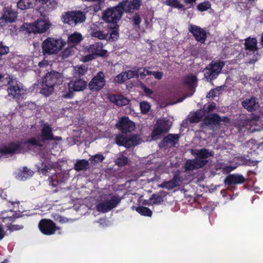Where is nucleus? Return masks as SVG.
Masks as SVG:
<instances>
[{
	"label": "nucleus",
	"mask_w": 263,
	"mask_h": 263,
	"mask_svg": "<svg viewBox=\"0 0 263 263\" xmlns=\"http://www.w3.org/2000/svg\"><path fill=\"white\" fill-rule=\"evenodd\" d=\"M197 80V78L195 76L187 75L183 78V84L190 88H193Z\"/></svg>",
	"instance_id": "nucleus-36"
},
{
	"label": "nucleus",
	"mask_w": 263,
	"mask_h": 263,
	"mask_svg": "<svg viewBox=\"0 0 263 263\" xmlns=\"http://www.w3.org/2000/svg\"><path fill=\"white\" fill-rule=\"evenodd\" d=\"M9 52V47L4 44L3 42H0V61L4 55H7Z\"/></svg>",
	"instance_id": "nucleus-47"
},
{
	"label": "nucleus",
	"mask_w": 263,
	"mask_h": 263,
	"mask_svg": "<svg viewBox=\"0 0 263 263\" xmlns=\"http://www.w3.org/2000/svg\"><path fill=\"white\" fill-rule=\"evenodd\" d=\"M246 179L241 174H232L226 177L224 183L228 187H231L233 185L243 183L245 182Z\"/></svg>",
	"instance_id": "nucleus-21"
},
{
	"label": "nucleus",
	"mask_w": 263,
	"mask_h": 263,
	"mask_svg": "<svg viewBox=\"0 0 263 263\" xmlns=\"http://www.w3.org/2000/svg\"><path fill=\"white\" fill-rule=\"evenodd\" d=\"M68 173L66 171H60L51 175L48 178L49 185L53 187H57L59 184L65 183L69 178Z\"/></svg>",
	"instance_id": "nucleus-14"
},
{
	"label": "nucleus",
	"mask_w": 263,
	"mask_h": 263,
	"mask_svg": "<svg viewBox=\"0 0 263 263\" xmlns=\"http://www.w3.org/2000/svg\"><path fill=\"white\" fill-rule=\"evenodd\" d=\"M73 52V47H68L65 48L63 51H62L60 53V57L63 59H65L68 57H69L70 55H71L72 52Z\"/></svg>",
	"instance_id": "nucleus-49"
},
{
	"label": "nucleus",
	"mask_w": 263,
	"mask_h": 263,
	"mask_svg": "<svg viewBox=\"0 0 263 263\" xmlns=\"http://www.w3.org/2000/svg\"><path fill=\"white\" fill-rule=\"evenodd\" d=\"M152 198L153 199V204H160L163 201V197L159 195L153 194Z\"/></svg>",
	"instance_id": "nucleus-54"
},
{
	"label": "nucleus",
	"mask_w": 263,
	"mask_h": 263,
	"mask_svg": "<svg viewBox=\"0 0 263 263\" xmlns=\"http://www.w3.org/2000/svg\"><path fill=\"white\" fill-rule=\"evenodd\" d=\"M82 40V36L81 34L78 33L77 32H74L69 35L68 37L67 42L68 44H78L80 42V41Z\"/></svg>",
	"instance_id": "nucleus-37"
},
{
	"label": "nucleus",
	"mask_w": 263,
	"mask_h": 263,
	"mask_svg": "<svg viewBox=\"0 0 263 263\" xmlns=\"http://www.w3.org/2000/svg\"><path fill=\"white\" fill-rule=\"evenodd\" d=\"M128 158L126 156L122 155L117 158L115 161V163L118 166L122 167L126 165L128 163Z\"/></svg>",
	"instance_id": "nucleus-45"
},
{
	"label": "nucleus",
	"mask_w": 263,
	"mask_h": 263,
	"mask_svg": "<svg viewBox=\"0 0 263 263\" xmlns=\"http://www.w3.org/2000/svg\"><path fill=\"white\" fill-rule=\"evenodd\" d=\"M56 220L59 221L61 223H65L68 222V220L67 218L61 216H58L57 218L56 219Z\"/></svg>",
	"instance_id": "nucleus-61"
},
{
	"label": "nucleus",
	"mask_w": 263,
	"mask_h": 263,
	"mask_svg": "<svg viewBox=\"0 0 263 263\" xmlns=\"http://www.w3.org/2000/svg\"><path fill=\"white\" fill-rule=\"evenodd\" d=\"M7 213V211L2 212L1 214V218L2 219V222L5 223L6 227L8 230V227L12 226V223L14 222L16 219L22 217V215L20 214L15 213L10 216L6 215V214Z\"/></svg>",
	"instance_id": "nucleus-29"
},
{
	"label": "nucleus",
	"mask_w": 263,
	"mask_h": 263,
	"mask_svg": "<svg viewBox=\"0 0 263 263\" xmlns=\"http://www.w3.org/2000/svg\"><path fill=\"white\" fill-rule=\"evenodd\" d=\"M225 65L224 61H212L204 69V78L210 81L216 79Z\"/></svg>",
	"instance_id": "nucleus-5"
},
{
	"label": "nucleus",
	"mask_w": 263,
	"mask_h": 263,
	"mask_svg": "<svg viewBox=\"0 0 263 263\" xmlns=\"http://www.w3.org/2000/svg\"><path fill=\"white\" fill-rule=\"evenodd\" d=\"M62 82L63 76L61 73L54 70L48 72L43 78L40 92L48 97L53 92L54 87L62 84Z\"/></svg>",
	"instance_id": "nucleus-2"
},
{
	"label": "nucleus",
	"mask_w": 263,
	"mask_h": 263,
	"mask_svg": "<svg viewBox=\"0 0 263 263\" xmlns=\"http://www.w3.org/2000/svg\"><path fill=\"white\" fill-rule=\"evenodd\" d=\"M61 20L64 24L72 26H76L82 22V11L79 10L65 12L62 13Z\"/></svg>",
	"instance_id": "nucleus-7"
},
{
	"label": "nucleus",
	"mask_w": 263,
	"mask_h": 263,
	"mask_svg": "<svg viewBox=\"0 0 263 263\" xmlns=\"http://www.w3.org/2000/svg\"><path fill=\"white\" fill-rule=\"evenodd\" d=\"M96 58L97 57L95 55V54H93L92 53L83 56V63L90 61Z\"/></svg>",
	"instance_id": "nucleus-57"
},
{
	"label": "nucleus",
	"mask_w": 263,
	"mask_h": 263,
	"mask_svg": "<svg viewBox=\"0 0 263 263\" xmlns=\"http://www.w3.org/2000/svg\"><path fill=\"white\" fill-rule=\"evenodd\" d=\"M245 41L244 45L246 50L255 52L258 50L257 41L255 37H249Z\"/></svg>",
	"instance_id": "nucleus-31"
},
{
	"label": "nucleus",
	"mask_w": 263,
	"mask_h": 263,
	"mask_svg": "<svg viewBox=\"0 0 263 263\" xmlns=\"http://www.w3.org/2000/svg\"><path fill=\"white\" fill-rule=\"evenodd\" d=\"M133 24L136 26L139 27L141 22V18L138 13H136L133 17Z\"/></svg>",
	"instance_id": "nucleus-55"
},
{
	"label": "nucleus",
	"mask_w": 263,
	"mask_h": 263,
	"mask_svg": "<svg viewBox=\"0 0 263 263\" xmlns=\"http://www.w3.org/2000/svg\"><path fill=\"white\" fill-rule=\"evenodd\" d=\"M34 172L31 170L24 166L22 170H21L17 174L16 177L21 180H26V179L32 176Z\"/></svg>",
	"instance_id": "nucleus-34"
},
{
	"label": "nucleus",
	"mask_w": 263,
	"mask_h": 263,
	"mask_svg": "<svg viewBox=\"0 0 263 263\" xmlns=\"http://www.w3.org/2000/svg\"><path fill=\"white\" fill-rule=\"evenodd\" d=\"M122 198L118 195H112L110 200L99 203L96 205L98 211L105 213L116 208L119 204Z\"/></svg>",
	"instance_id": "nucleus-9"
},
{
	"label": "nucleus",
	"mask_w": 263,
	"mask_h": 263,
	"mask_svg": "<svg viewBox=\"0 0 263 263\" xmlns=\"http://www.w3.org/2000/svg\"><path fill=\"white\" fill-rule=\"evenodd\" d=\"M40 4L39 11L40 13L51 12L58 7V3L55 0H37Z\"/></svg>",
	"instance_id": "nucleus-18"
},
{
	"label": "nucleus",
	"mask_w": 263,
	"mask_h": 263,
	"mask_svg": "<svg viewBox=\"0 0 263 263\" xmlns=\"http://www.w3.org/2000/svg\"><path fill=\"white\" fill-rule=\"evenodd\" d=\"M55 223L50 219H42L39 223L40 231L44 235H51L55 234Z\"/></svg>",
	"instance_id": "nucleus-11"
},
{
	"label": "nucleus",
	"mask_w": 263,
	"mask_h": 263,
	"mask_svg": "<svg viewBox=\"0 0 263 263\" xmlns=\"http://www.w3.org/2000/svg\"><path fill=\"white\" fill-rule=\"evenodd\" d=\"M104 159L105 157L103 155L101 154H97L89 158V161L90 163L95 164L98 163L103 162Z\"/></svg>",
	"instance_id": "nucleus-41"
},
{
	"label": "nucleus",
	"mask_w": 263,
	"mask_h": 263,
	"mask_svg": "<svg viewBox=\"0 0 263 263\" xmlns=\"http://www.w3.org/2000/svg\"><path fill=\"white\" fill-rule=\"evenodd\" d=\"M37 0H19L17 3L18 9L24 10L34 8Z\"/></svg>",
	"instance_id": "nucleus-32"
},
{
	"label": "nucleus",
	"mask_w": 263,
	"mask_h": 263,
	"mask_svg": "<svg viewBox=\"0 0 263 263\" xmlns=\"http://www.w3.org/2000/svg\"><path fill=\"white\" fill-rule=\"evenodd\" d=\"M165 3L168 6L179 9H183V10H185L184 9V5L180 4L178 0H166Z\"/></svg>",
	"instance_id": "nucleus-42"
},
{
	"label": "nucleus",
	"mask_w": 263,
	"mask_h": 263,
	"mask_svg": "<svg viewBox=\"0 0 263 263\" xmlns=\"http://www.w3.org/2000/svg\"><path fill=\"white\" fill-rule=\"evenodd\" d=\"M123 14L119 4L115 7L107 8L103 13V20L111 24L107 25V28H111L109 39H111L112 41H116L119 37V25L117 23L121 18Z\"/></svg>",
	"instance_id": "nucleus-1"
},
{
	"label": "nucleus",
	"mask_w": 263,
	"mask_h": 263,
	"mask_svg": "<svg viewBox=\"0 0 263 263\" xmlns=\"http://www.w3.org/2000/svg\"><path fill=\"white\" fill-rule=\"evenodd\" d=\"M257 104L254 97L247 99L242 102V106L249 111H255L257 108Z\"/></svg>",
	"instance_id": "nucleus-33"
},
{
	"label": "nucleus",
	"mask_w": 263,
	"mask_h": 263,
	"mask_svg": "<svg viewBox=\"0 0 263 263\" xmlns=\"http://www.w3.org/2000/svg\"><path fill=\"white\" fill-rule=\"evenodd\" d=\"M105 76L103 72L101 71L91 79L88 87L92 91H99L105 86Z\"/></svg>",
	"instance_id": "nucleus-12"
},
{
	"label": "nucleus",
	"mask_w": 263,
	"mask_h": 263,
	"mask_svg": "<svg viewBox=\"0 0 263 263\" xmlns=\"http://www.w3.org/2000/svg\"><path fill=\"white\" fill-rule=\"evenodd\" d=\"M140 107L141 112L143 114H146L149 111L151 105L147 102L143 101L140 103Z\"/></svg>",
	"instance_id": "nucleus-48"
},
{
	"label": "nucleus",
	"mask_w": 263,
	"mask_h": 263,
	"mask_svg": "<svg viewBox=\"0 0 263 263\" xmlns=\"http://www.w3.org/2000/svg\"><path fill=\"white\" fill-rule=\"evenodd\" d=\"M172 181L174 182L177 186H179L181 185L183 181V178L181 176L180 172L177 170L174 174V176L172 179Z\"/></svg>",
	"instance_id": "nucleus-44"
},
{
	"label": "nucleus",
	"mask_w": 263,
	"mask_h": 263,
	"mask_svg": "<svg viewBox=\"0 0 263 263\" xmlns=\"http://www.w3.org/2000/svg\"><path fill=\"white\" fill-rule=\"evenodd\" d=\"M126 80L124 72L117 75L114 79V82L119 84L124 83Z\"/></svg>",
	"instance_id": "nucleus-52"
},
{
	"label": "nucleus",
	"mask_w": 263,
	"mask_h": 263,
	"mask_svg": "<svg viewBox=\"0 0 263 263\" xmlns=\"http://www.w3.org/2000/svg\"><path fill=\"white\" fill-rule=\"evenodd\" d=\"M109 101L118 106L126 105L128 104L129 101L122 95H110L108 96Z\"/></svg>",
	"instance_id": "nucleus-28"
},
{
	"label": "nucleus",
	"mask_w": 263,
	"mask_h": 263,
	"mask_svg": "<svg viewBox=\"0 0 263 263\" xmlns=\"http://www.w3.org/2000/svg\"><path fill=\"white\" fill-rule=\"evenodd\" d=\"M180 136L178 134H168L164 137L159 145L160 147H165L170 144L171 146H175L178 143Z\"/></svg>",
	"instance_id": "nucleus-23"
},
{
	"label": "nucleus",
	"mask_w": 263,
	"mask_h": 263,
	"mask_svg": "<svg viewBox=\"0 0 263 263\" xmlns=\"http://www.w3.org/2000/svg\"><path fill=\"white\" fill-rule=\"evenodd\" d=\"M115 141L118 145L123 146L128 148L139 144L140 138L137 135L127 136L125 133H122L116 135Z\"/></svg>",
	"instance_id": "nucleus-6"
},
{
	"label": "nucleus",
	"mask_w": 263,
	"mask_h": 263,
	"mask_svg": "<svg viewBox=\"0 0 263 263\" xmlns=\"http://www.w3.org/2000/svg\"><path fill=\"white\" fill-rule=\"evenodd\" d=\"M77 71L78 72H76V74L78 73L79 79L71 81L67 84L62 95L64 98L71 99L73 97L74 92L82 90V79L81 78L82 75V65H80Z\"/></svg>",
	"instance_id": "nucleus-4"
},
{
	"label": "nucleus",
	"mask_w": 263,
	"mask_h": 263,
	"mask_svg": "<svg viewBox=\"0 0 263 263\" xmlns=\"http://www.w3.org/2000/svg\"><path fill=\"white\" fill-rule=\"evenodd\" d=\"M141 88L142 89H143L144 92L145 93V95H146L147 96H151L152 95L153 93V91L147 87L146 86H145L144 85H143L142 86H141Z\"/></svg>",
	"instance_id": "nucleus-59"
},
{
	"label": "nucleus",
	"mask_w": 263,
	"mask_h": 263,
	"mask_svg": "<svg viewBox=\"0 0 263 263\" xmlns=\"http://www.w3.org/2000/svg\"><path fill=\"white\" fill-rule=\"evenodd\" d=\"M108 29V30L106 32V30H100L97 25H93V27L91 28L90 34L92 36L97 37L100 40H105L107 38H108V40H112L109 39L111 28Z\"/></svg>",
	"instance_id": "nucleus-25"
},
{
	"label": "nucleus",
	"mask_w": 263,
	"mask_h": 263,
	"mask_svg": "<svg viewBox=\"0 0 263 263\" xmlns=\"http://www.w3.org/2000/svg\"><path fill=\"white\" fill-rule=\"evenodd\" d=\"M160 186L162 188H165L167 190H172L174 188L177 187L176 185H175V183L172 181V180L168 181H164L160 185Z\"/></svg>",
	"instance_id": "nucleus-50"
},
{
	"label": "nucleus",
	"mask_w": 263,
	"mask_h": 263,
	"mask_svg": "<svg viewBox=\"0 0 263 263\" xmlns=\"http://www.w3.org/2000/svg\"><path fill=\"white\" fill-rule=\"evenodd\" d=\"M23 228H24V226L23 225L12 224L11 226L8 227V230L12 232L14 231H17V230H22Z\"/></svg>",
	"instance_id": "nucleus-56"
},
{
	"label": "nucleus",
	"mask_w": 263,
	"mask_h": 263,
	"mask_svg": "<svg viewBox=\"0 0 263 263\" xmlns=\"http://www.w3.org/2000/svg\"><path fill=\"white\" fill-rule=\"evenodd\" d=\"M136 211L140 215L144 216L151 217L153 214L152 211L148 208L143 206L136 207Z\"/></svg>",
	"instance_id": "nucleus-38"
},
{
	"label": "nucleus",
	"mask_w": 263,
	"mask_h": 263,
	"mask_svg": "<svg viewBox=\"0 0 263 263\" xmlns=\"http://www.w3.org/2000/svg\"><path fill=\"white\" fill-rule=\"evenodd\" d=\"M151 75H153L157 80H161L163 76V73L161 71H152Z\"/></svg>",
	"instance_id": "nucleus-58"
},
{
	"label": "nucleus",
	"mask_w": 263,
	"mask_h": 263,
	"mask_svg": "<svg viewBox=\"0 0 263 263\" xmlns=\"http://www.w3.org/2000/svg\"><path fill=\"white\" fill-rule=\"evenodd\" d=\"M87 49L89 52L95 54V55L101 57H107V51L103 49V44L101 43H96L88 46Z\"/></svg>",
	"instance_id": "nucleus-24"
},
{
	"label": "nucleus",
	"mask_w": 263,
	"mask_h": 263,
	"mask_svg": "<svg viewBox=\"0 0 263 263\" xmlns=\"http://www.w3.org/2000/svg\"><path fill=\"white\" fill-rule=\"evenodd\" d=\"M116 126L122 133L125 134L131 133L135 128L134 122L130 120L127 117L121 118L116 124Z\"/></svg>",
	"instance_id": "nucleus-16"
},
{
	"label": "nucleus",
	"mask_w": 263,
	"mask_h": 263,
	"mask_svg": "<svg viewBox=\"0 0 263 263\" xmlns=\"http://www.w3.org/2000/svg\"><path fill=\"white\" fill-rule=\"evenodd\" d=\"M41 140L43 142L45 141H52L54 140V136L52 133V129L50 125L44 124L41 129Z\"/></svg>",
	"instance_id": "nucleus-27"
},
{
	"label": "nucleus",
	"mask_w": 263,
	"mask_h": 263,
	"mask_svg": "<svg viewBox=\"0 0 263 263\" xmlns=\"http://www.w3.org/2000/svg\"><path fill=\"white\" fill-rule=\"evenodd\" d=\"M51 166L45 164L44 162H41L37 165V171L43 175H46L47 173L51 170Z\"/></svg>",
	"instance_id": "nucleus-40"
},
{
	"label": "nucleus",
	"mask_w": 263,
	"mask_h": 263,
	"mask_svg": "<svg viewBox=\"0 0 263 263\" xmlns=\"http://www.w3.org/2000/svg\"><path fill=\"white\" fill-rule=\"evenodd\" d=\"M204 116V111L202 109H198L189 118V121L192 123H197L199 122Z\"/></svg>",
	"instance_id": "nucleus-35"
},
{
	"label": "nucleus",
	"mask_w": 263,
	"mask_h": 263,
	"mask_svg": "<svg viewBox=\"0 0 263 263\" xmlns=\"http://www.w3.org/2000/svg\"><path fill=\"white\" fill-rule=\"evenodd\" d=\"M7 91L8 95L14 99H20L23 98L25 95L26 90L23 88L22 84L15 80L11 79L8 81Z\"/></svg>",
	"instance_id": "nucleus-8"
},
{
	"label": "nucleus",
	"mask_w": 263,
	"mask_h": 263,
	"mask_svg": "<svg viewBox=\"0 0 263 263\" xmlns=\"http://www.w3.org/2000/svg\"><path fill=\"white\" fill-rule=\"evenodd\" d=\"M220 116L218 114H211L205 117L201 126H210L211 127H213L214 126H217L220 125Z\"/></svg>",
	"instance_id": "nucleus-22"
},
{
	"label": "nucleus",
	"mask_w": 263,
	"mask_h": 263,
	"mask_svg": "<svg viewBox=\"0 0 263 263\" xmlns=\"http://www.w3.org/2000/svg\"><path fill=\"white\" fill-rule=\"evenodd\" d=\"M123 13H130L139 9L142 5L141 0H124L119 3Z\"/></svg>",
	"instance_id": "nucleus-13"
},
{
	"label": "nucleus",
	"mask_w": 263,
	"mask_h": 263,
	"mask_svg": "<svg viewBox=\"0 0 263 263\" xmlns=\"http://www.w3.org/2000/svg\"><path fill=\"white\" fill-rule=\"evenodd\" d=\"M126 80H129L133 78H137V73L136 70H129L124 72Z\"/></svg>",
	"instance_id": "nucleus-53"
},
{
	"label": "nucleus",
	"mask_w": 263,
	"mask_h": 263,
	"mask_svg": "<svg viewBox=\"0 0 263 263\" xmlns=\"http://www.w3.org/2000/svg\"><path fill=\"white\" fill-rule=\"evenodd\" d=\"M192 154L195 156L196 159H199V160H206L210 157L214 156V153L213 151L202 148L201 149L192 150Z\"/></svg>",
	"instance_id": "nucleus-26"
},
{
	"label": "nucleus",
	"mask_w": 263,
	"mask_h": 263,
	"mask_svg": "<svg viewBox=\"0 0 263 263\" xmlns=\"http://www.w3.org/2000/svg\"><path fill=\"white\" fill-rule=\"evenodd\" d=\"M211 5L209 1H204L199 3L197 7V9L200 12L207 11L211 8Z\"/></svg>",
	"instance_id": "nucleus-46"
},
{
	"label": "nucleus",
	"mask_w": 263,
	"mask_h": 263,
	"mask_svg": "<svg viewBox=\"0 0 263 263\" xmlns=\"http://www.w3.org/2000/svg\"><path fill=\"white\" fill-rule=\"evenodd\" d=\"M74 168L77 171L82 170V159L77 161L74 164Z\"/></svg>",
	"instance_id": "nucleus-60"
},
{
	"label": "nucleus",
	"mask_w": 263,
	"mask_h": 263,
	"mask_svg": "<svg viewBox=\"0 0 263 263\" xmlns=\"http://www.w3.org/2000/svg\"><path fill=\"white\" fill-rule=\"evenodd\" d=\"M3 15L6 18L8 23H13L15 21L17 14L16 11L10 7H5L3 10Z\"/></svg>",
	"instance_id": "nucleus-30"
},
{
	"label": "nucleus",
	"mask_w": 263,
	"mask_h": 263,
	"mask_svg": "<svg viewBox=\"0 0 263 263\" xmlns=\"http://www.w3.org/2000/svg\"><path fill=\"white\" fill-rule=\"evenodd\" d=\"M48 65V61L47 60H43L39 63L38 66L40 68L46 67Z\"/></svg>",
	"instance_id": "nucleus-63"
},
{
	"label": "nucleus",
	"mask_w": 263,
	"mask_h": 263,
	"mask_svg": "<svg viewBox=\"0 0 263 263\" xmlns=\"http://www.w3.org/2000/svg\"><path fill=\"white\" fill-rule=\"evenodd\" d=\"M170 129L168 122L164 120H158L154 127L152 133V137L154 139H157L162 134L167 133Z\"/></svg>",
	"instance_id": "nucleus-15"
},
{
	"label": "nucleus",
	"mask_w": 263,
	"mask_h": 263,
	"mask_svg": "<svg viewBox=\"0 0 263 263\" xmlns=\"http://www.w3.org/2000/svg\"><path fill=\"white\" fill-rule=\"evenodd\" d=\"M136 72L137 73V78L140 77L142 79L145 78L147 76L151 75V71L147 70L145 67L137 68Z\"/></svg>",
	"instance_id": "nucleus-39"
},
{
	"label": "nucleus",
	"mask_w": 263,
	"mask_h": 263,
	"mask_svg": "<svg viewBox=\"0 0 263 263\" xmlns=\"http://www.w3.org/2000/svg\"><path fill=\"white\" fill-rule=\"evenodd\" d=\"M189 30L197 42L201 44L205 43L207 33L203 29L198 26L191 24L189 27Z\"/></svg>",
	"instance_id": "nucleus-17"
},
{
	"label": "nucleus",
	"mask_w": 263,
	"mask_h": 263,
	"mask_svg": "<svg viewBox=\"0 0 263 263\" xmlns=\"http://www.w3.org/2000/svg\"><path fill=\"white\" fill-rule=\"evenodd\" d=\"M51 26V24L48 21L37 20L34 24H28L27 27V30L30 33H42L47 31Z\"/></svg>",
	"instance_id": "nucleus-10"
},
{
	"label": "nucleus",
	"mask_w": 263,
	"mask_h": 263,
	"mask_svg": "<svg viewBox=\"0 0 263 263\" xmlns=\"http://www.w3.org/2000/svg\"><path fill=\"white\" fill-rule=\"evenodd\" d=\"M66 45L62 38L48 37L42 44V52L44 55H50L58 53Z\"/></svg>",
	"instance_id": "nucleus-3"
},
{
	"label": "nucleus",
	"mask_w": 263,
	"mask_h": 263,
	"mask_svg": "<svg viewBox=\"0 0 263 263\" xmlns=\"http://www.w3.org/2000/svg\"><path fill=\"white\" fill-rule=\"evenodd\" d=\"M43 142L42 141V140H39L38 139H36L34 137H31L29 139H28V140H27L25 142V144H30L32 146H38V147H43Z\"/></svg>",
	"instance_id": "nucleus-43"
},
{
	"label": "nucleus",
	"mask_w": 263,
	"mask_h": 263,
	"mask_svg": "<svg viewBox=\"0 0 263 263\" xmlns=\"http://www.w3.org/2000/svg\"><path fill=\"white\" fill-rule=\"evenodd\" d=\"M216 108V104L214 102H212L211 104H206L204 105L203 109H202L204 114L209 113L212 111Z\"/></svg>",
	"instance_id": "nucleus-51"
},
{
	"label": "nucleus",
	"mask_w": 263,
	"mask_h": 263,
	"mask_svg": "<svg viewBox=\"0 0 263 263\" xmlns=\"http://www.w3.org/2000/svg\"><path fill=\"white\" fill-rule=\"evenodd\" d=\"M21 146V143L20 142H11L9 143L7 145H4L0 148V154L13 155L20 153Z\"/></svg>",
	"instance_id": "nucleus-20"
},
{
	"label": "nucleus",
	"mask_w": 263,
	"mask_h": 263,
	"mask_svg": "<svg viewBox=\"0 0 263 263\" xmlns=\"http://www.w3.org/2000/svg\"><path fill=\"white\" fill-rule=\"evenodd\" d=\"M208 162L207 160L194 159L187 160L184 164L185 171H191L203 167Z\"/></svg>",
	"instance_id": "nucleus-19"
},
{
	"label": "nucleus",
	"mask_w": 263,
	"mask_h": 263,
	"mask_svg": "<svg viewBox=\"0 0 263 263\" xmlns=\"http://www.w3.org/2000/svg\"><path fill=\"white\" fill-rule=\"evenodd\" d=\"M215 90L214 89H212L210 90L209 93L206 95V98H214L216 96Z\"/></svg>",
	"instance_id": "nucleus-64"
},
{
	"label": "nucleus",
	"mask_w": 263,
	"mask_h": 263,
	"mask_svg": "<svg viewBox=\"0 0 263 263\" xmlns=\"http://www.w3.org/2000/svg\"><path fill=\"white\" fill-rule=\"evenodd\" d=\"M7 23H8L7 21H6V18L3 15L0 17V27H3L6 26Z\"/></svg>",
	"instance_id": "nucleus-62"
}]
</instances>
